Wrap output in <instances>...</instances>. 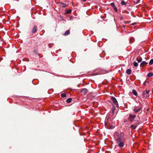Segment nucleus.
Here are the masks:
<instances>
[{
	"mask_svg": "<svg viewBox=\"0 0 153 153\" xmlns=\"http://www.w3.org/2000/svg\"><path fill=\"white\" fill-rule=\"evenodd\" d=\"M70 31L69 30H66L64 34V35L67 36L69 34Z\"/></svg>",
	"mask_w": 153,
	"mask_h": 153,
	"instance_id": "obj_9",
	"label": "nucleus"
},
{
	"mask_svg": "<svg viewBox=\"0 0 153 153\" xmlns=\"http://www.w3.org/2000/svg\"><path fill=\"white\" fill-rule=\"evenodd\" d=\"M132 92L133 94L135 96H137V91L134 89H133L132 91Z\"/></svg>",
	"mask_w": 153,
	"mask_h": 153,
	"instance_id": "obj_11",
	"label": "nucleus"
},
{
	"mask_svg": "<svg viewBox=\"0 0 153 153\" xmlns=\"http://www.w3.org/2000/svg\"><path fill=\"white\" fill-rule=\"evenodd\" d=\"M131 70L130 69H127L126 71V73L128 75L130 74L131 73Z\"/></svg>",
	"mask_w": 153,
	"mask_h": 153,
	"instance_id": "obj_10",
	"label": "nucleus"
},
{
	"mask_svg": "<svg viewBox=\"0 0 153 153\" xmlns=\"http://www.w3.org/2000/svg\"><path fill=\"white\" fill-rule=\"evenodd\" d=\"M71 12V10L70 9H69L66 11V13H67L70 14Z\"/></svg>",
	"mask_w": 153,
	"mask_h": 153,
	"instance_id": "obj_19",
	"label": "nucleus"
},
{
	"mask_svg": "<svg viewBox=\"0 0 153 153\" xmlns=\"http://www.w3.org/2000/svg\"><path fill=\"white\" fill-rule=\"evenodd\" d=\"M37 31V27L36 25H34L32 29L31 32L32 33H35Z\"/></svg>",
	"mask_w": 153,
	"mask_h": 153,
	"instance_id": "obj_6",
	"label": "nucleus"
},
{
	"mask_svg": "<svg viewBox=\"0 0 153 153\" xmlns=\"http://www.w3.org/2000/svg\"><path fill=\"white\" fill-rule=\"evenodd\" d=\"M88 91V90L86 88H83L81 91V92L83 94H85Z\"/></svg>",
	"mask_w": 153,
	"mask_h": 153,
	"instance_id": "obj_7",
	"label": "nucleus"
},
{
	"mask_svg": "<svg viewBox=\"0 0 153 153\" xmlns=\"http://www.w3.org/2000/svg\"><path fill=\"white\" fill-rule=\"evenodd\" d=\"M153 64V59H151L149 62V64L150 65H152Z\"/></svg>",
	"mask_w": 153,
	"mask_h": 153,
	"instance_id": "obj_20",
	"label": "nucleus"
},
{
	"mask_svg": "<svg viewBox=\"0 0 153 153\" xmlns=\"http://www.w3.org/2000/svg\"><path fill=\"white\" fill-rule=\"evenodd\" d=\"M148 82L146 81H145L144 82H143V84L144 85H145L146 84V83L147 82Z\"/></svg>",
	"mask_w": 153,
	"mask_h": 153,
	"instance_id": "obj_26",
	"label": "nucleus"
},
{
	"mask_svg": "<svg viewBox=\"0 0 153 153\" xmlns=\"http://www.w3.org/2000/svg\"><path fill=\"white\" fill-rule=\"evenodd\" d=\"M136 116L135 115H132L131 114H129V117L128 118V120L130 122H132L133 120L136 118Z\"/></svg>",
	"mask_w": 153,
	"mask_h": 153,
	"instance_id": "obj_3",
	"label": "nucleus"
},
{
	"mask_svg": "<svg viewBox=\"0 0 153 153\" xmlns=\"http://www.w3.org/2000/svg\"><path fill=\"white\" fill-rule=\"evenodd\" d=\"M71 100L72 98H70L67 100L66 102L67 103H70L71 102Z\"/></svg>",
	"mask_w": 153,
	"mask_h": 153,
	"instance_id": "obj_13",
	"label": "nucleus"
},
{
	"mask_svg": "<svg viewBox=\"0 0 153 153\" xmlns=\"http://www.w3.org/2000/svg\"><path fill=\"white\" fill-rule=\"evenodd\" d=\"M141 108L142 107H141L138 108L136 106L135 107L132 108V110L134 111L135 113H136L139 112Z\"/></svg>",
	"mask_w": 153,
	"mask_h": 153,
	"instance_id": "obj_4",
	"label": "nucleus"
},
{
	"mask_svg": "<svg viewBox=\"0 0 153 153\" xmlns=\"http://www.w3.org/2000/svg\"><path fill=\"white\" fill-rule=\"evenodd\" d=\"M136 127H137V126L134 125H132L131 126V128L132 129H135Z\"/></svg>",
	"mask_w": 153,
	"mask_h": 153,
	"instance_id": "obj_15",
	"label": "nucleus"
},
{
	"mask_svg": "<svg viewBox=\"0 0 153 153\" xmlns=\"http://www.w3.org/2000/svg\"><path fill=\"white\" fill-rule=\"evenodd\" d=\"M121 4L122 5H126L127 4V3L125 2L123 0H122L121 1Z\"/></svg>",
	"mask_w": 153,
	"mask_h": 153,
	"instance_id": "obj_12",
	"label": "nucleus"
},
{
	"mask_svg": "<svg viewBox=\"0 0 153 153\" xmlns=\"http://www.w3.org/2000/svg\"><path fill=\"white\" fill-rule=\"evenodd\" d=\"M147 64V63L145 61H143L140 63V66L143 67L144 66L146 65Z\"/></svg>",
	"mask_w": 153,
	"mask_h": 153,
	"instance_id": "obj_8",
	"label": "nucleus"
},
{
	"mask_svg": "<svg viewBox=\"0 0 153 153\" xmlns=\"http://www.w3.org/2000/svg\"><path fill=\"white\" fill-rule=\"evenodd\" d=\"M111 6H112L113 7L114 6V3H111L110 4Z\"/></svg>",
	"mask_w": 153,
	"mask_h": 153,
	"instance_id": "obj_23",
	"label": "nucleus"
},
{
	"mask_svg": "<svg viewBox=\"0 0 153 153\" xmlns=\"http://www.w3.org/2000/svg\"><path fill=\"white\" fill-rule=\"evenodd\" d=\"M115 108L114 106L113 107L112 110V111L113 113H114V111L115 110Z\"/></svg>",
	"mask_w": 153,
	"mask_h": 153,
	"instance_id": "obj_24",
	"label": "nucleus"
},
{
	"mask_svg": "<svg viewBox=\"0 0 153 153\" xmlns=\"http://www.w3.org/2000/svg\"><path fill=\"white\" fill-rule=\"evenodd\" d=\"M111 99L113 102L116 105V106L118 107V104L116 99L113 97H111Z\"/></svg>",
	"mask_w": 153,
	"mask_h": 153,
	"instance_id": "obj_5",
	"label": "nucleus"
},
{
	"mask_svg": "<svg viewBox=\"0 0 153 153\" xmlns=\"http://www.w3.org/2000/svg\"><path fill=\"white\" fill-rule=\"evenodd\" d=\"M116 141L118 144V146L121 148L124 146L125 143L124 140V134L121 132L116 133V136H115Z\"/></svg>",
	"mask_w": 153,
	"mask_h": 153,
	"instance_id": "obj_1",
	"label": "nucleus"
},
{
	"mask_svg": "<svg viewBox=\"0 0 153 153\" xmlns=\"http://www.w3.org/2000/svg\"><path fill=\"white\" fill-rule=\"evenodd\" d=\"M136 59H137V61L138 62H140L142 61V58H141L139 59L137 58Z\"/></svg>",
	"mask_w": 153,
	"mask_h": 153,
	"instance_id": "obj_18",
	"label": "nucleus"
},
{
	"mask_svg": "<svg viewBox=\"0 0 153 153\" xmlns=\"http://www.w3.org/2000/svg\"><path fill=\"white\" fill-rule=\"evenodd\" d=\"M113 7L115 11L117 12V7L115 6H114Z\"/></svg>",
	"mask_w": 153,
	"mask_h": 153,
	"instance_id": "obj_21",
	"label": "nucleus"
},
{
	"mask_svg": "<svg viewBox=\"0 0 153 153\" xmlns=\"http://www.w3.org/2000/svg\"><path fill=\"white\" fill-rule=\"evenodd\" d=\"M134 40V38H131L130 39V42H131V41H133Z\"/></svg>",
	"mask_w": 153,
	"mask_h": 153,
	"instance_id": "obj_25",
	"label": "nucleus"
},
{
	"mask_svg": "<svg viewBox=\"0 0 153 153\" xmlns=\"http://www.w3.org/2000/svg\"><path fill=\"white\" fill-rule=\"evenodd\" d=\"M139 1V0H138V1H137V2H136V3H137L138 2V1Z\"/></svg>",
	"mask_w": 153,
	"mask_h": 153,
	"instance_id": "obj_28",
	"label": "nucleus"
},
{
	"mask_svg": "<svg viewBox=\"0 0 153 153\" xmlns=\"http://www.w3.org/2000/svg\"><path fill=\"white\" fill-rule=\"evenodd\" d=\"M135 24H136V23H133V24H132V25H134Z\"/></svg>",
	"mask_w": 153,
	"mask_h": 153,
	"instance_id": "obj_27",
	"label": "nucleus"
},
{
	"mask_svg": "<svg viewBox=\"0 0 153 153\" xmlns=\"http://www.w3.org/2000/svg\"><path fill=\"white\" fill-rule=\"evenodd\" d=\"M61 97L62 98H65L66 97V95L65 93H62L61 94Z\"/></svg>",
	"mask_w": 153,
	"mask_h": 153,
	"instance_id": "obj_16",
	"label": "nucleus"
},
{
	"mask_svg": "<svg viewBox=\"0 0 153 153\" xmlns=\"http://www.w3.org/2000/svg\"><path fill=\"white\" fill-rule=\"evenodd\" d=\"M133 65L134 67H137L138 65V64L137 62H133Z\"/></svg>",
	"mask_w": 153,
	"mask_h": 153,
	"instance_id": "obj_17",
	"label": "nucleus"
},
{
	"mask_svg": "<svg viewBox=\"0 0 153 153\" xmlns=\"http://www.w3.org/2000/svg\"><path fill=\"white\" fill-rule=\"evenodd\" d=\"M147 76L149 77H150L152 76H153V73L152 72H150L149 73H148L147 74Z\"/></svg>",
	"mask_w": 153,
	"mask_h": 153,
	"instance_id": "obj_14",
	"label": "nucleus"
},
{
	"mask_svg": "<svg viewBox=\"0 0 153 153\" xmlns=\"http://www.w3.org/2000/svg\"><path fill=\"white\" fill-rule=\"evenodd\" d=\"M62 7H65L67 6L66 4L64 3H62Z\"/></svg>",
	"mask_w": 153,
	"mask_h": 153,
	"instance_id": "obj_22",
	"label": "nucleus"
},
{
	"mask_svg": "<svg viewBox=\"0 0 153 153\" xmlns=\"http://www.w3.org/2000/svg\"><path fill=\"white\" fill-rule=\"evenodd\" d=\"M150 91L149 90H146V91H144L143 93V95L145 98H147L149 97V93Z\"/></svg>",
	"mask_w": 153,
	"mask_h": 153,
	"instance_id": "obj_2",
	"label": "nucleus"
}]
</instances>
